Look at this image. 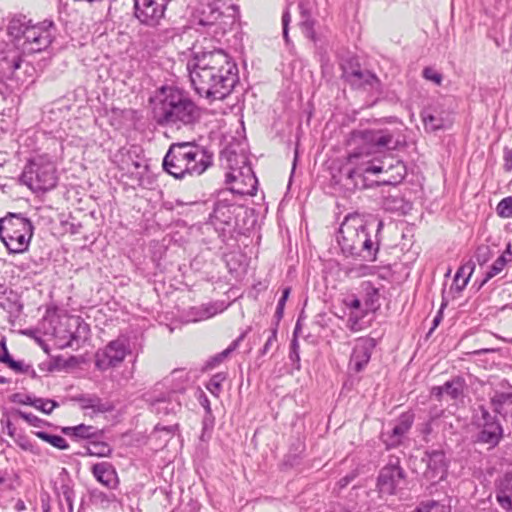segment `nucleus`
<instances>
[{
    "mask_svg": "<svg viewBox=\"0 0 512 512\" xmlns=\"http://www.w3.org/2000/svg\"><path fill=\"white\" fill-rule=\"evenodd\" d=\"M403 144L400 139V132L397 129H361L350 133L347 145L350 148L347 163L343 166L344 186L347 189H364L367 187L366 173H388L393 174L384 179L387 184H397L405 176L406 169L399 160L391 159L389 163L380 161L376 164V155L386 150H396Z\"/></svg>",
    "mask_w": 512,
    "mask_h": 512,
    "instance_id": "f257e3e1",
    "label": "nucleus"
},
{
    "mask_svg": "<svg viewBox=\"0 0 512 512\" xmlns=\"http://www.w3.org/2000/svg\"><path fill=\"white\" fill-rule=\"evenodd\" d=\"M188 69L196 93L208 99H224L238 82L237 66L222 50L204 54Z\"/></svg>",
    "mask_w": 512,
    "mask_h": 512,
    "instance_id": "f03ea898",
    "label": "nucleus"
},
{
    "mask_svg": "<svg viewBox=\"0 0 512 512\" xmlns=\"http://www.w3.org/2000/svg\"><path fill=\"white\" fill-rule=\"evenodd\" d=\"M200 108L188 95L176 87H163L159 103L154 108V118L161 126L180 129L199 121Z\"/></svg>",
    "mask_w": 512,
    "mask_h": 512,
    "instance_id": "7ed1b4c3",
    "label": "nucleus"
},
{
    "mask_svg": "<svg viewBox=\"0 0 512 512\" xmlns=\"http://www.w3.org/2000/svg\"><path fill=\"white\" fill-rule=\"evenodd\" d=\"M212 164V155L195 141L172 143L163 159L164 170L176 179L199 176Z\"/></svg>",
    "mask_w": 512,
    "mask_h": 512,
    "instance_id": "20e7f679",
    "label": "nucleus"
},
{
    "mask_svg": "<svg viewBox=\"0 0 512 512\" xmlns=\"http://www.w3.org/2000/svg\"><path fill=\"white\" fill-rule=\"evenodd\" d=\"M367 229L368 225L360 214L347 215L337 235V242L342 252L346 255L360 256L365 260L375 261L379 243L371 239Z\"/></svg>",
    "mask_w": 512,
    "mask_h": 512,
    "instance_id": "39448f33",
    "label": "nucleus"
},
{
    "mask_svg": "<svg viewBox=\"0 0 512 512\" xmlns=\"http://www.w3.org/2000/svg\"><path fill=\"white\" fill-rule=\"evenodd\" d=\"M33 233L32 222L20 213H8L0 219V239L10 253L25 252Z\"/></svg>",
    "mask_w": 512,
    "mask_h": 512,
    "instance_id": "423d86ee",
    "label": "nucleus"
},
{
    "mask_svg": "<svg viewBox=\"0 0 512 512\" xmlns=\"http://www.w3.org/2000/svg\"><path fill=\"white\" fill-rule=\"evenodd\" d=\"M226 160L229 169L226 183L230 185L229 190L238 195H254L257 190V178L246 155L228 151Z\"/></svg>",
    "mask_w": 512,
    "mask_h": 512,
    "instance_id": "0eeeda50",
    "label": "nucleus"
},
{
    "mask_svg": "<svg viewBox=\"0 0 512 512\" xmlns=\"http://www.w3.org/2000/svg\"><path fill=\"white\" fill-rule=\"evenodd\" d=\"M19 180L34 192H46L57 184L56 167L43 156L35 157L25 166Z\"/></svg>",
    "mask_w": 512,
    "mask_h": 512,
    "instance_id": "6e6552de",
    "label": "nucleus"
},
{
    "mask_svg": "<svg viewBox=\"0 0 512 512\" xmlns=\"http://www.w3.org/2000/svg\"><path fill=\"white\" fill-rule=\"evenodd\" d=\"M89 326L79 316H64L53 328L56 344L60 348L79 346L89 335Z\"/></svg>",
    "mask_w": 512,
    "mask_h": 512,
    "instance_id": "1a4fd4ad",
    "label": "nucleus"
},
{
    "mask_svg": "<svg viewBox=\"0 0 512 512\" xmlns=\"http://www.w3.org/2000/svg\"><path fill=\"white\" fill-rule=\"evenodd\" d=\"M0 73L3 78L23 85L34 81L36 69L18 51L14 50L0 59Z\"/></svg>",
    "mask_w": 512,
    "mask_h": 512,
    "instance_id": "9d476101",
    "label": "nucleus"
},
{
    "mask_svg": "<svg viewBox=\"0 0 512 512\" xmlns=\"http://www.w3.org/2000/svg\"><path fill=\"white\" fill-rule=\"evenodd\" d=\"M405 483V472L398 458H390L389 462L379 471L376 489L379 496L396 495Z\"/></svg>",
    "mask_w": 512,
    "mask_h": 512,
    "instance_id": "9b49d317",
    "label": "nucleus"
},
{
    "mask_svg": "<svg viewBox=\"0 0 512 512\" xmlns=\"http://www.w3.org/2000/svg\"><path fill=\"white\" fill-rule=\"evenodd\" d=\"M52 21H44L38 25L25 27L21 34L23 38L22 47L25 52L37 53L48 48L52 42L50 28Z\"/></svg>",
    "mask_w": 512,
    "mask_h": 512,
    "instance_id": "f8f14e48",
    "label": "nucleus"
},
{
    "mask_svg": "<svg viewBox=\"0 0 512 512\" xmlns=\"http://www.w3.org/2000/svg\"><path fill=\"white\" fill-rule=\"evenodd\" d=\"M129 352L128 341L125 338H117L96 352L95 366L102 371L116 367L123 362Z\"/></svg>",
    "mask_w": 512,
    "mask_h": 512,
    "instance_id": "ddd939ff",
    "label": "nucleus"
},
{
    "mask_svg": "<svg viewBox=\"0 0 512 512\" xmlns=\"http://www.w3.org/2000/svg\"><path fill=\"white\" fill-rule=\"evenodd\" d=\"M171 0H134L135 17L148 26L157 25Z\"/></svg>",
    "mask_w": 512,
    "mask_h": 512,
    "instance_id": "4468645a",
    "label": "nucleus"
},
{
    "mask_svg": "<svg viewBox=\"0 0 512 512\" xmlns=\"http://www.w3.org/2000/svg\"><path fill=\"white\" fill-rule=\"evenodd\" d=\"M343 76L347 82L357 88H363L370 91L380 90V80L369 70H363L358 64H350L343 67Z\"/></svg>",
    "mask_w": 512,
    "mask_h": 512,
    "instance_id": "2eb2a0df",
    "label": "nucleus"
},
{
    "mask_svg": "<svg viewBox=\"0 0 512 512\" xmlns=\"http://www.w3.org/2000/svg\"><path fill=\"white\" fill-rule=\"evenodd\" d=\"M375 347V341L372 338L361 337L355 341L348 369L353 373L362 372L368 365L372 351Z\"/></svg>",
    "mask_w": 512,
    "mask_h": 512,
    "instance_id": "dca6fc26",
    "label": "nucleus"
},
{
    "mask_svg": "<svg viewBox=\"0 0 512 512\" xmlns=\"http://www.w3.org/2000/svg\"><path fill=\"white\" fill-rule=\"evenodd\" d=\"M423 461L426 462L424 478L431 484H436L447 475V461L443 451L434 450L427 452Z\"/></svg>",
    "mask_w": 512,
    "mask_h": 512,
    "instance_id": "f3484780",
    "label": "nucleus"
},
{
    "mask_svg": "<svg viewBox=\"0 0 512 512\" xmlns=\"http://www.w3.org/2000/svg\"><path fill=\"white\" fill-rule=\"evenodd\" d=\"M223 16L219 0H199L194 13V19L199 25L211 26L216 24Z\"/></svg>",
    "mask_w": 512,
    "mask_h": 512,
    "instance_id": "a211bd4d",
    "label": "nucleus"
},
{
    "mask_svg": "<svg viewBox=\"0 0 512 512\" xmlns=\"http://www.w3.org/2000/svg\"><path fill=\"white\" fill-rule=\"evenodd\" d=\"M237 207L230 203L227 199H219L215 205L212 214L210 215V222L216 229L224 230L222 226H231Z\"/></svg>",
    "mask_w": 512,
    "mask_h": 512,
    "instance_id": "6ab92c4d",
    "label": "nucleus"
},
{
    "mask_svg": "<svg viewBox=\"0 0 512 512\" xmlns=\"http://www.w3.org/2000/svg\"><path fill=\"white\" fill-rule=\"evenodd\" d=\"M414 417L410 413H403L397 419L391 432L383 433L382 438L388 448L396 447L401 442L413 424Z\"/></svg>",
    "mask_w": 512,
    "mask_h": 512,
    "instance_id": "aec40b11",
    "label": "nucleus"
},
{
    "mask_svg": "<svg viewBox=\"0 0 512 512\" xmlns=\"http://www.w3.org/2000/svg\"><path fill=\"white\" fill-rule=\"evenodd\" d=\"M91 472L96 480L109 489L118 485V476L114 466L110 462H100L92 466Z\"/></svg>",
    "mask_w": 512,
    "mask_h": 512,
    "instance_id": "412c9836",
    "label": "nucleus"
},
{
    "mask_svg": "<svg viewBox=\"0 0 512 512\" xmlns=\"http://www.w3.org/2000/svg\"><path fill=\"white\" fill-rule=\"evenodd\" d=\"M464 388L465 380L461 377H454L441 386L433 387L431 394L438 400H440L444 394L453 400H457L463 396Z\"/></svg>",
    "mask_w": 512,
    "mask_h": 512,
    "instance_id": "4be33fe9",
    "label": "nucleus"
},
{
    "mask_svg": "<svg viewBox=\"0 0 512 512\" xmlns=\"http://www.w3.org/2000/svg\"><path fill=\"white\" fill-rule=\"evenodd\" d=\"M83 410H92L93 413H105L113 409L109 402H103L96 394H81L75 397Z\"/></svg>",
    "mask_w": 512,
    "mask_h": 512,
    "instance_id": "5701e85b",
    "label": "nucleus"
},
{
    "mask_svg": "<svg viewBox=\"0 0 512 512\" xmlns=\"http://www.w3.org/2000/svg\"><path fill=\"white\" fill-rule=\"evenodd\" d=\"M0 308L10 315L18 316L22 310L18 293L11 289L0 291Z\"/></svg>",
    "mask_w": 512,
    "mask_h": 512,
    "instance_id": "b1692460",
    "label": "nucleus"
},
{
    "mask_svg": "<svg viewBox=\"0 0 512 512\" xmlns=\"http://www.w3.org/2000/svg\"><path fill=\"white\" fill-rule=\"evenodd\" d=\"M298 9L301 15L300 26L307 38L314 40V20L311 17L312 5L308 0H300Z\"/></svg>",
    "mask_w": 512,
    "mask_h": 512,
    "instance_id": "393cba45",
    "label": "nucleus"
},
{
    "mask_svg": "<svg viewBox=\"0 0 512 512\" xmlns=\"http://www.w3.org/2000/svg\"><path fill=\"white\" fill-rule=\"evenodd\" d=\"M512 261V252L511 245L508 244L506 250L493 262V264L489 267L488 271L485 273L483 280L480 283V286H483L490 279L500 274L508 262Z\"/></svg>",
    "mask_w": 512,
    "mask_h": 512,
    "instance_id": "a878e982",
    "label": "nucleus"
},
{
    "mask_svg": "<svg viewBox=\"0 0 512 512\" xmlns=\"http://www.w3.org/2000/svg\"><path fill=\"white\" fill-rule=\"evenodd\" d=\"M421 117L425 129L431 132L445 129L450 124V120L448 118L433 112L431 109H424L421 112Z\"/></svg>",
    "mask_w": 512,
    "mask_h": 512,
    "instance_id": "bb28decb",
    "label": "nucleus"
},
{
    "mask_svg": "<svg viewBox=\"0 0 512 512\" xmlns=\"http://www.w3.org/2000/svg\"><path fill=\"white\" fill-rule=\"evenodd\" d=\"M502 437V428L498 421L489 422V424H484L481 432L479 433L478 440L482 443L489 444L491 446H495L498 444L500 438Z\"/></svg>",
    "mask_w": 512,
    "mask_h": 512,
    "instance_id": "cd10ccee",
    "label": "nucleus"
},
{
    "mask_svg": "<svg viewBox=\"0 0 512 512\" xmlns=\"http://www.w3.org/2000/svg\"><path fill=\"white\" fill-rule=\"evenodd\" d=\"M148 401L151 402L153 411L159 415H169L175 414L178 410H180L181 405L177 401H173L170 398H152L150 397Z\"/></svg>",
    "mask_w": 512,
    "mask_h": 512,
    "instance_id": "c85d7f7f",
    "label": "nucleus"
},
{
    "mask_svg": "<svg viewBox=\"0 0 512 512\" xmlns=\"http://www.w3.org/2000/svg\"><path fill=\"white\" fill-rule=\"evenodd\" d=\"M62 432L76 438L91 439L97 437L98 430L94 426L80 424L73 427H63Z\"/></svg>",
    "mask_w": 512,
    "mask_h": 512,
    "instance_id": "c756f323",
    "label": "nucleus"
},
{
    "mask_svg": "<svg viewBox=\"0 0 512 512\" xmlns=\"http://www.w3.org/2000/svg\"><path fill=\"white\" fill-rule=\"evenodd\" d=\"M490 402L494 412H496L497 414H502L506 412L505 406L512 405V391L503 392L496 390L494 394L490 397Z\"/></svg>",
    "mask_w": 512,
    "mask_h": 512,
    "instance_id": "7c9ffc66",
    "label": "nucleus"
},
{
    "mask_svg": "<svg viewBox=\"0 0 512 512\" xmlns=\"http://www.w3.org/2000/svg\"><path fill=\"white\" fill-rule=\"evenodd\" d=\"M474 269L475 263L472 260L467 261L459 267L454 277V282L457 284L459 290L466 287Z\"/></svg>",
    "mask_w": 512,
    "mask_h": 512,
    "instance_id": "2f4dec72",
    "label": "nucleus"
},
{
    "mask_svg": "<svg viewBox=\"0 0 512 512\" xmlns=\"http://www.w3.org/2000/svg\"><path fill=\"white\" fill-rule=\"evenodd\" d=\"M247 335V331L243 332L237 339H235L227 349H225L223 352L217 354L216 356L212 357L209 361L206 363V368L211 369L215 367L216 365L220 364L232 351H234L244 340V338Z\"/></svg>",
    "mask_w": 512,
    "mask_h": 512,
    "instance_id": "473e14b6",
    "label": "nucleus"
},
{
    "mask_svg": "<svg viewBox=\"0 0 512 512\" xmlns=\"http://www.w3.org/2000/svg\"><path fill=\"white\" fill-rule=\"evenodd\" d=\"M496 498L503 509L512 510V486L510 487L506 481L500 483Z\"/></svg>",
    "mask_w": 512,
    "mask_h": 512,
    "instance_id": "72a5a7b5",
    "label": "nucleus"
},
{
    "mask_svg": "<svg viewBox=\"0 0 512 512\" xmlns=\"http://www.w3.org/2000/svg\"><path fill=\"white\" fill-rule=\"evenodd\" d=\"M35 435L57 449L67 450L69 448V444L62 436L52 435L44 431H37L35 432Z\"/></svg>",
    "mask_w": 512,
    "mask_h": 512,
    "instance_id": "f704fd0d",
    "label": "nucleus"
},
{
    "mask_svg": "<svg viewBox=\"0 0 512 512\" xmlns=\"http://www.w3.org/2000/svg\"><path fill=\"white\" fill-rule=\"evenodd\" d=\"M91 501L94 505H97L103 509L108 508L110 503L115 499L114 494L104 493L98 489H94L90 493Z\"/></svg>",
    "mask_w": 512,
    "mask_h": 512,
    "instance_id": "c9c22d12",
    "label": "nucleus"
},
{
    "mask_svg": "<svg viewBox=\"0 0 512 512\" xmlns=\"http://www.w3.org/2000/svg\"><path fill=\"white\" fill-rule=\"evenodd\" d=\"M111 452V447L105 442H91L87 447V454L91 456L107 457Z\"/></svg>",
    "mask_w": 512,
    "mask_h": 512,
    "instance_id": "e433bc0d",
    "label": "nucleus"
},
{
    "mask_svg": "<svg viewBox=\"0 0 512 512\" xmlns=\"http://www.w3.org/2000/svg\"><path fill=\"white\" fill-rule=\"evenodd\" d=\"M364 314L360 311H351L347 319V327L352 332H358L365 328L363 322Z\"/></svg>",
    "mask_w": 512,
    "mask_h": 512,
    "instance_id": "4c0bfd02",
    "label": "nucleus"
},
{
    "mask_svg": "<svg viewBox=\"0 0 512 512\" xmlns=\"http://www.w3.org/2000/svg\"><path fill=\"white\" fill-rule=\"evenodd\" d=\"M225 379V373H217L213 375L206 385L207 390L214 396L218 397L222 390V383L225 381Z\"/></svg>",
    "mask_w": 512,
    "mask_h": 512,
    "instance_id": "58836bf2",
    "label": "nucleus"
},
{
    "mask_svg": "<svg viewBox=\"0 0 512 512\" xmlns=\"http://www.w3.org/2000/svg\"><path fill=\"white\" fill-rule=\"evenodd\" d=\"M361 289L365 293L366 305L373 307L378 300V289L375 288L371 282L365 281L361 284Z\"/></svg>",
    "mask_w": 512,
    "mask_h": 512,
    "instance_id": "ea45409f",
    "label": "nucleus"
},
{
    "mask_svg": "<svg viewBox=\"0 0 512 512\" xmlns=\"http://www.w3.org/2000/svg\"><path fill=\"white\" fill-rule=\"evenodd\" d=\"M497 213L503 218H512V196L502 199L497 205Z\"/></svg>",
    "mask_w": 512,
    "mask_h": 512,
    "instance_id": "a19ab883",
    "label": "nucleus"
},
{
    "mask_svg": "<svg viewBox=\"0 0 512 512\" xmlns=\"http://www.w3.org/2000/svg\"><path fill=\"white\" fill-rule=\"evenodd\" d=\"M492 257V252L489 246L481 245L475 252V258L479 265L486 264Z\"/></svg>",
    "mask_w": 512,
    "mask_h": 512,
    "instance_id": "79ce46f5",
    "label": "nucleus"
},
{
    "mask_svg": "<svg viewBox=\"0 0 512 512\" xmlns=\"http://www.w3.org/2000/svg\"><path fill=\"white\" fill-rule=\"evenodd\" d=\"M17 413L20 418H22L23 420H25L27 423L34 427L41 428L45 425L44 420L40 419L39 417L32 413H28L25 411H18Z\"/></svg>",
    "mask_w": 512,
    "mask_h": 512,
    "instance_id": "37998d69",
    "label": "nucleus"
},
{
    "mask_svg": "<svg viewBox=\"0 0 512 512\" xmlns=\"http://www.w3.org/2000/svg\"><path fill=\"white\" fill-rule=\"evenodd\" d=\"M290 292H291V288L290 287H286L282 291V296H281V298L278 301V304H277V307H276V312H275V316L278 318V320H280L283 317L285 304H286V301H287V299H288V297L290 295Z\"/></svg>",
    "mask_w": 512,
    "mask_h": 512,
    "instance_id": "c03bdc74",
    "label": "nucleus"
},
{
    "mask_svg": "<svg viewBox=\"0 0 512 512\" xmlns=\"http://www.w3.org/2000/svg\"><path fill=\"white\" fill-rule=\"evenodd\" d=\"M177 430H178V424H173V425H168V426H162L160 424H157L154 428V435L164 432L166 434L164 442H167L175 434V432Z\"/></svg>",
    "mask_w": 512,
    "mask_h": 512,
    "instance_id": "a18cd8bd",
    "label": "nucleus"
},
{
    "mask_svg": "<svg viewBox=\"0 0 512 512\" xmlns=\"http://www.w3.org/2000/svg\"><path fill=\"white\" fill-rule=\"evenodd\" d=\"M423 77L426 80L434 82L436 85H440L443 79L442 74L432 67H426L423 70Z\"/></svg>",
    "mask_w": 512,
    "mask_h": 512,
    "instance_id": "49530a36",
    "label": "nucleus"
},
{
    "mask_svg": "<svg viewBox=\"0 0 512 512\" xmlns=\"http://www.w3.org/2000/svg\"><path fill=\"white\" fill-rule=\"evenodd\" d=\"M3 363L7 364L9 368L16 372H26L29 369V366L25 367L22 361L13 360L10 354L5 356V359H3Z\"/></svg>",
    "mask_w": 512,
    "mask_h": 512,
    "instance_id": "de8ad7c7",
    "label": "nucleus"
},
{
    "mask_svg": "<svg viewBox=\"0 0 512 512\" xmlns=\"http://www.w3.org/2000/svg\"><path fill=\"white\" fill-rule=\"evenodd\" d=\"M479 411L480 416L478 417V422L482 427H484V424H489V422L498 421L496 416L492 415L485 407L481 406Z\"/></svg>",
    "mask_w": 512,
    "mask_h": 512,
    "instance_id": "09e8293b",
    "label": "nucleus"
},
{
    "mask_svg": "<svg viewBox=\"0 0 512 512\" xmlns=\"http://www.w3.org/2000/svg\"><path fill=\"white\" fill-rule=\"evenodd\" d=\"M34 406L40 409L42 412L50 414L57 406V403L52 400H37L36 403H34Z\"/></svg>",
    "mask_w": 512,
    "mask_h": 512,
    "instance_id": "8fccbe9b",
    "label": "nucleus"
},
{
    "mask_svg": "<svg viewBox=\"0 0 512 512\" xmlns=\"http://www.w3.org/2000/svg\"><path fill=\"white\" fill-rule=\"evenodd\" d=\"M443 506H441L436 501H428L427 503L421 505L416 511L417 512H441Z\"/></svg>",
    "mask_w": 512,
    "mask_h": 512,
    "instance_id": "3c124183",
    "label": "nucleus"
},
{
    "mask_svg": "<svg viewBox=\"0 0 512 512\" xmlns=\"http://www.w3.org/2000/svg\"><path fill=\"white\" fill-rule=\"evenodd\" d=\"M290 21H291L290 13L288 10H285L282 15V28H283V37L287 43L289 41L288 30H289Z\"/></svg>",
    "mask_w": 512,
    "mask_h": 512,
    "instance_id": "603ef678",
    "label": "nucleus"
},
{
    "mask_svg": "<svg viewBox=\"0 0 512 512\" xmlns=\"http://www.w3.org/2000/svg\"><path fill=\"white\" fill-rule=\"evenodd\" d=\"M277 340V329H273L271 331V335L268 337L266 343L264 344L263 348L261 349L260 353L261 355H265L269 352L271 346L276 342Z\"/></svg>",
    "mask_w": 512,
    "mask_h": 512,
    "instance_id": "864d4df0",
    "label": "nucleus"
},
{
    "mask_svg": "<svg viewBox=\"0 0 512 512\" xmlns=\"http://www.w3.org/2000/svg\"><path fill=\"white\" fill-rule=\"evenodd\" d=\"M217 313V310L213 306H207L201 309V314L199 317L195 318L194 321H200L204 319H208L214 316Z\"/></svg>",
    "mask_w": 512,
    "mask_h": 512,
    "instance_id": "5fc2aeb1",
    "label": "nucleus"
},
{
    "mask_svg": "<svg viewBox=\"0 0 512 512\" xmlns=\"http://www.w3.org/2000/svg\"><path fill=\"white\" fill-rule=\"evenodd\" d=\"M356 475L354 473L348 474L344 477H342L337 483H336V489L338 491H341L342 489L346 488L354 479Z\"/></svg>",
    "mask_w": 512,
    "mask_h": 512,
    "instance_id": "6e6d98bb",
    "label": "nucleus"
},
{
    "mask_svg": "<svg viewBox=\"0 0 512 512\" xmlns=\"http://www.w3.org/2000/svg\"><path fill=\"white\" fill-rule=\"evenodd\" d=\"M504 161H505V164H504L505 170L511 171L512 170V149L509 151H505Z\"/></svg>",
    "mask_w": 512,
    "mask_h": 512,
    "instance_id": "4d7b16f0",
    "label": "nucleus"
},
{
    "mask_svg": "<svg viewBox=\"0 0 512 512\" xmlns=\"http://www.w3.org/2000/svg\"><path fill=\"white\" fill-rule=\"evenodd\" d=\"M345 304L347 307H349L350 309L355 310V311H359V309L361 307V301L356 297H354L353 299H351L349 301L346 300Z\"/></svg>",
    "mask_w": 512,
    "mask_h": 512,
    "instance_id": "13d9d810",
    "label": "nucleus"
},
{
    "mask_svg": "<svg viewBox=\"0 0 512 512\" xmlns=\"http://www.w3.org/2000/svg\"><path fill=\"white\" fill-rule=\"evenodd\" d=\"M6 355H9V352L6 347V340L5 338H2L0 340V362L3 363V359H5Z\"/></svg>",
    "mask_w": 512,
    "mask_h": 512,
    "instance_id": "bf43d9fd",
    "label": "nucleus"
},
{
    "mask_svg": "<svg viewBox=\"0 0 512 512\" xmlns=\"http://www.w3.org/2000/svg\"><path fill=\"white\" fill-rule=\"evenodd\" d=\"M200 403H201V405L205 408V410H206L207 412H210V411H211V408H210V402H209V400H208V398H207V396H206V395H204V394H203V395L201 396V398H200Z\"/></svg>",
    "mask_w": 512,
    "mask_h": 512,
    "instance_id": "052dcab7",
    "label": "nucleus"
},
{
    "mask_svg": "<svg viewBox=\"0 0 512 512\" xmlns=\"http://www.w3.org/2000/svg\"><path fill=\"white\" fill-rule=\"evenodd\" d=\"M1 423L6 425V427L8 429V434L12 436L14 427H13V424L11 423V421L7 418L6 420L2 419Z\"/></svg>",
    "mask_w": 512,
    "mask_h": 512,
    "instance_id": "680f3d73",
    "label": "nucleus"
},
{
    "mask_svg": "<svg viewBox=\"0 0 512 512\" xmlns=\"http://www.w3.org/2000/svg\"><path fill=\"white\" fill-rule=\"evenodd\" d=\"M65 498L69 507L70 512L73 510L72 499L69 493H65Z\"/></svg>",
    "mask_w": 512,
    "mask_h": 512,
    "instance_id": "e2e57ef3",
    "label": "nucleus"
},
{
    "mask_svg": "<svg viewBox=\"0 0 512 512\" xmlns=\"http://www.w3.org/2000/svg\"><path fill=\"white\" fill-rule=\"evenodd\" d=\"M19 445L24 450H30L32 448L31 443H29L28 441L21 442L19 443Z\"/></svg>",
    "mask_w": 512,
    "mask_h": 512,
    "instance_id": "0e129e2a",
    "label": "nucleus"
},
{
    "mask_svg": "<svg viewBox=\"0 0 512 512\" xmlns=\"http://www.w3.org/2000/svg\"><path fill=\"white\" fill-rule=\"evenodd\" d=\"M9 383V380L3 376H0V384H7Z\"/></svg>",
    "mask_w": 512,
    "mask_h": 512,
    "instance_id": "69168bd1",
    "label": "nucleus"
},
{
    "mask_svg": "<svg viewBox=\"0 0 512 512\" xmlns=\"http://www.w3.org/2000/svg\"><path fill=\"white\" fill-rule=\"evenodd\" d=\"M382 226H383L382 221H379V222H378V225H377V231H380V230H381V228H382Z\"/></svg>",
    "mask_w": 512,
    "mask_h": 512,
    "instance_id": "338daca9",
    "label": "nucleus"
},
{
    "mask_svg": "<svg viewBox=\"0 0 512 512\" xmlns=\"http://www.w3.org/2000/svg\"><path fill=\"white\" fill-rule=\"evenodd\" d=\"M501 387H505L506 385H509L507 381L503 380L501 383H500Z\"/></svg>",
    "mask_w": 512,
    "mask_h": 512,
    "instance_id": "774afa93",
    "label": "nucleus"
}]
</instances>
